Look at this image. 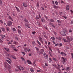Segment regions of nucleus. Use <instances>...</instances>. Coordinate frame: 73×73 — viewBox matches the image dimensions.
<instances>
[{
	"label": "nucleus",
	"mask_w": 73,
	"mask_h": 73,
	"mask_svg": "<svg viewBox=\"0 0 73 73\" xmlns=\"http://www.w3.org/2000/svg\"><path fill=\"white\" fill-rule=\"evenodd\" d=\"M38 38L39 41H40V42H41L42 44H43L44 43L43 42V41H42V38H41V36H39L38 37Z\"/></svg>",
	"instance_id": "obj_1"
},
{
	"label": "nucleus",
	"mask_w": 73,
	"mask_h": 73,
	"mask_svg": "<svg viewBox=\"0 0 73 73\" xmlns=\"http://www.w3.org/2000/svg\"><path fill=\"white\" fill-rule=\"evenodd\" d=\"M41 20L42 22H43V23H44V22H45V20L44 19L42 18L41 19Z\"/></svg>",
	"instance_id": "obj_32"
},
{
	"label": "nucleus",
	"mask_w": 73,
	"mask_h": 73,
	"mask_svg": "<svg viewBox=\"0 0 73 73\" xmlns=\"http://www.w3.org/2000/svg\"><path fill=\"white\" fill-rule=\"evenodd\" d=\"M70 41H72V40H73V38L72 37L70 36Z\"/></svg>",
	"instance_id": "obj_44"
},
{
	"label": "nucleus",
	"mask_w": 73,
	"mask_h": 73,
	"mask_svg": "<svg viewBox=\"0 0 73 73\" xmlns=\"http://www.w3.org/2000/svg\"><path fill=\"white\" fill-rule=\"evenodd\" d=\"M49 60L50 61V62H52V58H49Z\"/></svg>",
	"instance_id": "obj_45"
},
{
	"label": "nucleus",
	"mask_w": 73,
	"mask_h": 73,
	"mask_svg": "<svg viewBox=\"0 0 73 73\" xmlns=\"http://www.w3.org/2000/svg\"><path fill=\"white\" fill-rule=\"evenodd\" d=\"M30 71H31V72H32V73H33V72H34V70L33 68H30Z\"/></svg>",
	"instance_id": "obj_29"
},
{
	"label": "nucleus",
	"mask_w": 73,
	"mask_h": 73,
	"mask_svg": "<svg viewBox=\"0 0 73 73\" xmlns=\"http://www.w3.org/2000/svg\"><path fill=\"white\" fill-rule=\"evenodd\" d=\"M69 5H67L66 7V9L67 10V11H68L69 10Z\"/></svg>",
	"instance_id": "obj_9"
},
{
	"label": "nucleus",
	"mask_w": 73,
	"mask_h": 73,
	"mask_svg": "<svg viewBox=\"0 0 73 73\" xmlns=\"http://www.w3.org/2000/svg\"><path fill=\"white\" fill-rule=\"evenodd\" d=\"M35 19H36V20H37V19H39V18H38V17L36 16L35 17Z\"/></svg>",
	"instance_id": "obj_57"
},
{
	"label": "nucleus",
	"mask_w": 73,
	"mask_h": 73,
	"mask_svg": "<svg viewBox=\"0 0 73 73\" xmlns=\"http://www.w3.org/2000/svg\"><path fill=\"white\" fill-rule=\"evenodd\" d=\"M19 66L21 68V70H24V68L21 67V66Z\"/></svg>",
	"instance_id": "obj_50"
},
{
	"label": "nucleus",
	"mask_w": 73,
	"mask_h": 73,
	"mask_svg": "<svg viewBox=\"0 0 73 73\" xmlns=\"http://www.w3.org/2000/svg\"><path fill=\"white\" fill-rule=\"evenodd\" d=\"M25 51L26 52H27L28 50V49L27 48H25L24 49Z\"/></svg>",
	"instance_id": "obj_22"
},
{
	"label": "nucleus",
	"mask_w": 73,
	"mask_h": 73,
	"mask_svg": "<svg viewBox=\"0 0 73 73\" xmlns=\"http://www.w3.org/2000/svg\"><path fill=\"white\" fill-rule=\"evenodd\" d=\"M15 8L17 10V12H20V9H19L16 6H15Z\"/></svg>",
	"instance_id": "obj_17"
},
{
	"label": "nucleus",
	"mask_w": 73,
	"mask_h": 73,
	"mask_svg": "<svg viewBox=\"0 0 73 73\" xmlns=\"http://www.w3.org/2000/svg\"><path fill=\"white\" fill-rule=\"evenodd\" d=\"M44 42L46 45H47V44H48V42H47V41L46 40H44Z\"/></svg>",
	"instance_id": "obj_54"
},
{
	"label": "nucleus",
	"mask_w": 73,
	"mask_h": 73,
	"mask_svg": "<svg viewBox=\"0 0 73 73\" xmlns=\"http://www.w3.org/2000/svg\"><path fill=\"white\" fill-rule=\"evenodd\" d=\"M57 65L58 66V68H60L61 67H60V65L59 64H57Z\"/></svg>",
	"instance_id": "obj_51"
},
{
	"label": "nucleus",
	"mask_w": 73,
	"mask_h": 73,
	"mask_svg": "<svg viewBox=\"0 0 73 73\" xmlns=\"http://www.w3.org/2000/svg\"><path fill=\"white\" fill-rule=\"evenodd\" d=\"M63 31L65 33V32H66V30L65 29H64Z\"/></svg>",
	"instance_id": "obj_55"
},
{
	"label": "nucleus",
	"mask_w": 73,
	"mask_h": 73,
	"mask_svg": "<svg viewBox=\"0 0 73 73\" xmlns=\"http://www.w3.org/2000/svg\"><path fill=\"white\" fill-rule=\"evenodd\" d=\"M13 50H14V51H17V49L15 48H14Z\"/></svg>",
	"instance_id": "obj_63"
},
{
	"label": "nucleus",
	"mask_w": 73,
	"mask_h": 73,
	"mask_svg": "<svg viewBox=\"0 0 73 73\" xmlns=\"http://www.w3.org/2000/svg\"><path fill=\"white\" fill-rule=\"evenodd\" d=\"M50 21L51 23H54V21L53 20V19H50Z\"/></svg>",
	"instance_id": "obj_31"
},
{
	"label": "nucleus",
	"mask_w": 73,
	"mask_h": 73,
	"mask_svg": "<svg viewBox=\"0 0 73 73\" xmlns=\"http://www.w3.org/2000/svg\"><path fill=\"white\" fill-rule=\"evenodd\" d=\"M7 24L9 27H11V25H12V23L11 22V21H9Z\"/></svg>",
	"instance_id": "obj_3"
},
{
	"label": "nucleus",
	"mask_w": 73,
	"mask_h": 73,
	"mask_svg": "<svg viewBox=\"0 0 73 73\" xmlns=\"http://www.w3.org/2000/svg\"><path fill=\"white\" fill-rule=\"evenodd\" d=\"M70 70V67H67L66 68V71H69Z\"/></svg>",
	"instance_id": "obj_14"
},
{
	"label": "nucleus",
	"mask_w": 73,
	"mask_h": 73,
	"mask_svg": "<svg viewBox=\"0 0 73 73\" xmlns=\"http://www.w3.org/2000/svg\"><path fill=\"white\" fill-rule=\"evenodd\" d=\"M1 29H2V30L3 32H5V28H4V27L2 28H1Z\"/></svg>",
	"instance_id": "obj_24"
},
{
	"label": "nucleus",
	"mask_w": 73,
	"mask_h": 73,
	"mask_svg": "<svg viewBox=\"0 0 73 73\" xmlns=\"http://www.w3.org/2000/svg\"><path fill=\"white\" fill-rule=\"evenodd\" d=\"M37 42L38 44V45H41V43H40V42H39V41H38V40H37Z\"/></svg>",
	"instance_id": "obj_27"
},
{
	"label": "nucleus",
	"mask_w": 73,
	"mask_h": 73,
	"mask_svg": "<svg viewBox=\"0 0 73 73\" xmlns=\"http://www.w3.org/2000/svg\"><path fill=\"white\" fill-rule=\"evenodd\" d=\"M62 58L63 61H64V62H66V61H65V58L63 57H62Z\"/></svg>",
	"instance_id": "obj_35"
},
{
	"label": "nucleus",
	"mask_w": 73,
	"mask_h": 73,
	"mask_svg": "<svg viewBox=\"0 0 73 73\" xmlns=\"http://www.w3.org/2000/svg\"><path fill=\"white\" fill-rule=\"evenodd\" d=\"M32 44L34 45V46H35V45H36V43H35V42L34 41H33V42L32 43Z\"/></svg>",
	"instance_id": "obj_28"
},
{
	"label": "nucleus",
	"mask_w": 73,
	"mask_h": 73,
	"mask_svg": "<svg viewBox=\"0 0 73 73\" xmlns=\"http://www.w3.org/2000/svg\"><path fill=\"white\" fill-rule=\"evenodd\" d=\"M24 21L26 22V23H29V21L26 18H25L24 20Z\"/></svg>",
	"instance_id": "obj_13"
},
{
	"label": "nucleus",
	"mask_w": 73,
	"mask_h": 73,
	"mask_svg": "<svg viewBox=\"0 0 73 73\" xmlns=\"http://www.w3.org/2000/svg\"><path fill=\"white\" fill-rule=\"evenodd\" d=\"M71 55L72 58H73V53H71Z\"/></svg>",
	"instance_id": "obj_62"
},
{
	"label": "nucleus",
	"mask_w": 73,
	"mask_h": 73,
	"mask_svg": "<svg viewBox=\"0 0 73 73\" xmlns=\"http://www.w3.org/2000/svg\"><path fill=\"white\" fill-rule=\"evenodd\" d=\"M1 37L2 38H4V37H5V36L4 35H1Z\"/></svg>",
	"instance_id": "obj_52"
},
{
	"label": "nucleus",
	"mask_w": 73,
	"mask_h": 73,
	"mask_svg": "<svg viewBox=\"0 0 73 73\" xmlns=\"http://www.w3.org/2000/svg\"><path fill=\"white\" fill-rule=\"evenodd\" d=\"M35 49H36V51H37L38 52V51H40V49H39L38 48H37V47H36Z\"/></svg>",
	"instance_id": "obj_34"
},
{
	"label": "nucleus",
	"mask_w": 73,
	"mask_h": 73,
	"mask_svg": "<svg viewBox=\"0 0 73 73\" xmlns=\"http://www.w3.org/2000/svg\"><path fill=\"white\" fill-rule=\"evenodd\" d=\"M11 57H12V58H13L14 59H15V60H16V57L15 56H14V55H11Z\"/></svg>",
	"instance_id": "obj_19"
},
{
	"label": "nucleus",
	"mask_w": 73,
	"mask_h": 73,
	"mask_svg": "<svg viewBox=\"0 0 73 73\" xmlns=\"http://www.w3.org/2000/svg\"><path fill=\"white\" fill-rule=\"evenodd\" d=\"M21 58L22 59V61H25V60L24 59V57L21 56Z\"/></svg>",
	"instance_id": "obj_40"
},
{
	"label": "nucleus",
	"mask_w": 73,
	"mask_h": 73,
	"mask_svg": "<svg viewBox=\"0 0 73 73\" xmlns=\"http://www.w3.org/2000/svg\"><path fill=\"white\" fill-rule=\"evenodd\" d=\"M27 62L28 64H32V62H31L29 60H27Z\"/></svg>",
	"instance_id": "obj_23"
},
{
	"label": "nucleus",
	"mask_w": 73,
	"mask_h": 73,
	"mask_svg": "<svg viewBox=\"0 0 73 73\" xmlns=\"http://www.w3.org/2000/svg\"><path fill=\"white\" fill-rule=\"evenodd\" d=\"M9 19H10V20H11L12 21H13V20L12 19V17H11L10 16H9Z\"/></svg>",
	"instance_id": "obj_26"
},
{
	"label": "nucleus",
	"mask_w": 73,
	"mask_h": 73,
	"mask_svg": "<svg viewBox=\"0 0 73 73\" xmlns=\"http://www.w3.org/2000/svg\"><path fill=\"white\" fill-rule=\"evenodd\" d=\"M48 57V56L47 55H46V56H45L44 57V58H45V59H47V58Z\"/></svg>",
	"instance_id": "obj_38"
},
{
	"label": "nucleus",
	"mask_w": 73,
	"mask_h": 73,
	"mask_svg": "<svg viewBox=\"0 0 73 73\" xmlns=\"http://www.w3.org/2000/svg\"><path fill=\"white\" fill-rule=\"evenodd\" d=\"M25 25L26 27H27V28H30V27H29V24H27V23H25Z\"/></svg>",
	"instance_id": "obj_15"
},
{
	"label": "nucleus",
	"mask_w": 73,
	"mask_h": 73,
	"mask_svg": "<svg viewBox=\"0 0 73 73\" xmlns=\"http://www.w3.org/2000/svg\"><path fill=\"white\" fill-rule=\"evenodd\" d=\"M18 32L19 33L20 35H21V31L19 29H18Z\"/></svg>",
	"instance_id": "obj_20"
},
{
	"label": "nucleus",
	"mask_w": 73,
	"mask_h": 73,
	"mask_svg": "<svg viewBox=\"0 0 73 73\" xmlns=\"http://www.w3.org/2000/svg\"><path fill=\"white\" fill-rule=\"evenodd\" d=\"M56 38L57 39V40H61V37H56Z\"/></svg>",
	"instance_id": "obj_25"
},
{
	"label": "nucleus",
	"mask_w": 73,
	"mask_h": 73,
	"mask_svg": "<svg viewBox=\"0 0 73 73\" xmlns=\"http://www.w3.org/2000/svg\"><path fill=\"white\" fill-rule=\"evenodd\" d=\"M60 54H61L62 56H66V54L64 52H61Z\"/></svg>",
	"instance_id": "obj_6"
},
{
	"label": "nucleus",
	"mask_w": 73,
	"mask_h": 73,
	"mask_svg": "<svg viewBox=\"0 0 73 73\" xmlns=\"http://www.w3.org/2000/svg\"><path fill=\"white\" fill-rule=\"evenodd\" d=\"M44 52V49H41V50L38 52L39 54V55H40V54H42Z\"/></svg>",
	"instance_id": "obj_2"
},
{
	"label": "nucleus",
	"mask_w": 73,
	"mask_h": 73,
	"mask_svg": "<svg viewBox=\"0 0 73 73\" xmlns=\"http://www.w3.org/2000/svg\"><path fill=\"white\" fill-rule=\"evenodd\" d=\"M7 65H7V63H5V64H4L5 68H6V69H7V68H8V66Z\"/></svg>",
	"instance_id": "obj_10"
},
{
	"label": "nucleus",
	"mask_w": 73,
	"mask_h": 73,
	"mask_svg": "<svg viewBox=\"0 0 73 73\" xmlns=\"http://www.w3.org/2000/svg\"><path fill=\"white\" fill-rule=\"evenodd\" d=\"M6 61L8 62V63H9V64H11V61L7 60H6Z\"/></svg>",
	"instance_id": "obj_30"
},
{
	"label": "nucleus",
	"mask_w": 73,
	"mask_h": 73,
	"mask_svg": "<svg viewBox=\"0 0 73 73\" xmlns=\"http://www.w3.org/2000/svg\"><path fill=\"white\" fill-rule=\"evenodd\" d=\"M29 56H32V53H29Z\"/></svg>",
	"instance_id": "obj_60"
},
{
	"label": "nucleus",
	"mask_w": 73,
	"mask_h": 73,
	"mask_svg": "<svg viewBox=\"0 0 73 73\" xmlns=\"http://www.w3.org/2000/svg\"><path fill=\"white\" fill-rule=\"evenodd\" d=\"M57 21L58 23H61V21L59 20H57Z\"/></svg>",
	"instance_id": "obj_46"
},
{
	"label": "nucleus",
	"mask_w": 73,
	"mask_h": 73,
	"mask_svg": "<svg viewBox=\"0 0 73 73\" xmlns=\"http://www.w3.org/2000/svg\"><path fill=\"white\" fill-rule=\"evenodd\" d=\"M60 34L62 36H65L66 35L65 33L64 32V31H62L60 33Z\"/></svg>",
	"instance_id": "obj_4"
},
{
	"label": "nucleus",
	"mask_w": 73,
	"mask_h": 73,
	"mask_svg": "<svg viewBox=\"0 0 73 73\" xmlns=\"http://www.w3.org/2000/svg\"><path fill=\"white\" fill-rule=\"evenodd\" d=\"M13 31H14V32L16 31V29H15V28H13Z\"/></svg>",
	"instance_id": "obj_64"
},
{
	"label": "nucleus",
	"mask_w": 73,
	"mask_h": 73,
	"mask_svg": "<svg viewBox=\"0 0 73 73\" xmlns=\"http://www.w3.org/2000/svg\"><path fill=\"white\" fill-rule=\"evenodd\" d=\"M60 14V16H62V15L63 14V12H59Z\"/></svg>",
	"instance_id": "obj_39"
},
{
	"label": "nucleus",
	"mask_w": 73,
	"mask_h": 73,
	"mask_svg": "<svg viewBox=\"0 0 73 73\" xmlns=\"http://www.w3.org/2000/svg\"><path fill=\"white\" fill-rule=\"evenodd\" d=\"M11 48H12L13 49H14V48H15V45H12L11 46Z\"/></svg>",
	"instance_id": "obj_21"
},
{
	"label": "nucleus",
	"mask_w": 73,
	"mask_h": 73,
	"mask_svg": "<svg viewBox=\"0 0 73 73\" xmlns=\"http://www.w3.org/2000/svg\"><path fill=\"white\" fill-rule=\"evenodd\" d=\"M62 40L64 41L65 42H69V41L66 40L65 38H63Z\"/></svg>",
	"instance_id": "obj_8"
},
{
	"label": "nucleus",
	"mask_w": 73,
	"mask_h": 73,
	"mask_svg": "<svg viewBox=\"0 0 73 73\" xmlns=\"http://www.w3.org/2000/svg\"><path fill=\"white\" fill-rule=\"evenodd\" d=\"M70 36H68L67 37V39L70 42Z\"/></svg>",
	"instance_id": "obj_11"
},
{
	"label": "nucleus",
	"mask_w": 73,
	"mask_h": 73,
	"mask_svg": "<svg viewBox=\"0 0 73 73\" xmlns=\"http://www.w3.org/2000/svg\"><path fill=\"white\" fill-rule=\"evenodd\" d=\"M23 6L24 7H28V4H27V3L25 2H24L23 3Z\"/></svg>",
	"instance_id": "obj_7"
},
{
	"label": "nucleus",
	"mask_w": 73,
	"mask_h": 73,
	"mask_svg": "<svg viewBox=\"0 0 73 73\" xmlns=\"http://www.w3.org/2000/svg\"><path fill=\"white\" fill-rule=\"evenodd\" d=\"M58 45H59V44L58 43H57L55 45V46H58Z\"/></svg>",
	"instance_id": "obj_53"
},
{
	"label": "nucleus",
	"mask_w": 73,
	"mask_h": 73,
	"mask_svg": "<svg viewBox=\"0 0 73 73\" xmlns=\"http://www.w3.org/2000/svg\"><path fill=\"white\" fill-rule=\"evenodd\" d=\"M49 53L50 54V56H51V57H52L53 56V55L52 54V53L50 52L49 51Z\"/></svg>",
	"instance_id": "obj_37"
},
{
	"label": "nucleus",
	"mask_w": 73,
	"mask_h": 73,
	"mask_svg": "<svg viewBox=\"0 0 73 73\" xmlns=\"http://www.w3.org/2000/svg\"><path fill=\"white\" fill-rule=\"evenodd\" d=\"M13 44H15V45H17V44H18V42H17L14 41L13 42Z\"/></svg>",
	"instance_id": "obj_18"
},
{
	"label": "nucleus",
	"mask_w": 73,
	"mask_h": 73,
	"mask_svg": "<svg viewBox=\"0 0 73 73\" xmlns=\"http://www.w3.org/2000/svg\"><path fill=\"white\" fill-rule=\"evenodd\" d=\"M6 29L7 31L8 32V31H9V29L8 28V27H7L6 28Z\"/></svg>",
	"instance_id": "obj_59"
},
{
	"label": "nucleus",
	"mask_w": 73,
	"mask_h": 73,
	"mask_svg": "<svg viewBox=\"0 0 73 73\" xmlns=\"http://www.w3.org/2000/svg\"><path fill=\"white\" fill-rule=\"evenodd\" d=\"M52 66H54V67H55L56 68V69H60H60L58 68V67H57V66H56V64H52Z\"/></svg>",
	"instance_id": "obj_5"
},
{
	"label": "nucleus",
	"mask_w": 73,
	"mask_h": 73,
	"mask_svg": "<svg viewBox=\"0 0 73 73\" xmlns=\"http://www.w3.org/2000/svg\"><path fill=\"white\" fill-rule=\"evenodd\" d=\"M7 64L8 65L7 66H8V68L9 67V68H10L11 67V66H10V65L9 64L7 63Z\"/></svg>",
	"instance_id": "obj_48"
},
{
	"label": "nucleus",
	"mask_w": 73,
	"mask_h": 73,
	"mask_svg": "<svg viewBox=\"0 0 73 73\" xmlns=\"http://www.w3.org/2000/svg\"><path fill=\"white\" fill-rule=\"evenodd\" d=\"M53 7L55 9H58V6H56L55 5H53Z\"/></svg>",
	"instance_id": "obj_12"
},
{
	"label": "nucleus",
	"mask_w": 73,
	"mask_h": 73,
	"mask_svg": "<svg viewBox=\"0 0 73 73\" xmlns=\"http://www.w3.org/2000/svg\"><path fill=\"white\" fill-rule=\"evenodd\" d=\"M55 3L56 5H58V2H57V1H56Z\"/></svg>",
	"instance_id": "obj_49"
},
{
	"label": "nucleus",
	"mask_w": 73,
	"mask_h": 73,
	"mask_svg": "<svg viewBox=\"0 0 73 73\" xmlns=\"http://www.w3.org/2000/svg\"><path fill=\"white\" fill-rule=\"evenodd\" d=\"M50 25H51V26H52V25H53V23H50L49 24Z\"/></svg>",
	"instance_id": "obj_56"
},
{
	"label": "nucleus",
	"mask_w": 73,
	"mask_h": 73,
	"mask_svg": "<svg viewBox=\"0 0 73 73\" xmlns=\"http://www.w3.org/2000/svg\"><path fill=\"white\" fill-rule=\"evenodd\" d=\"M53 60H54V61H56L57 62L58 61V60H56V59L54 58H53Z\"/></svg>",
	"instance_id": "obj_33"
},
{
	"label": "nucleus",
	"mask_w": 73,
	"mask_h": 73,
	"mask_svg": "<svg viewBox=\"0 0 73 73\" xmlns=\"http://www.w3.org/2000/svg\"><path fill=\"white\" fill-rule=\"evenodd\" d=\"M32 33L33 35H34V34H35V33H36V31H33L32 32Z\"/></svg>",
	"instance_id": "obj_42"
},
{
	"label": "nucleus",
	"mask_w": 73,
	"mask_h": 73,
	"mask_svg": "<svg viewBox=\"0 0 73 73\" xmlns=\"http://www.w3.org/2000/svg\"><path fill=\"white\" fill-rule=\"evenodd\" d=\"M70 12H71V14H73V11H72V10H70Z\"/></svg>",
	"instance_id": "obj_61"
},
{
	"label": "nucleus",
	"mask_w": 73,
	"mask_h": 73,
	"mask_svg": "<svg viewBox=\"0 0 73 73\" xmlns=\"http://www.w3.org/2000/svg\"><path fill=\"white\" fill-rule=\"evenodd\" d=\"M51 39L53 41H54V40H55V38L53 37H51Z\"/></svg>",
	"instance_id": "obj_36"
},
{
	"label": "nucleus",
	"mask_w": 73,
	"mask_h": 73,
	"mask_svg": "<svg viewBox=\"0 0 73 73\" xmlns=\"http://www.w3.org/2000/svg\"><path fill=\"white\" fill-rule=\"evenodd\" d=\"M8 69L9 72L10 73L11 72V68H9Z\"/></svg>",
	"instance_id": "obj_41"
},
{
	"label": "nucleus",
	"mask_w": 73,
	"mask_h": 73,
	"mask_svg": "<svg viewBox=\"0 0 73 73\" xmlns=\"http://www.w3.org/2000/svg\"><path fill=\"white\" fill-rule=\"evenodd\" d=\"M4 49H5V50H6V51H7V52H10L9 51V49L8 48H7L5 47Z\"/></svg>",
	"instance_id": "obj_16"
},
{
	"label": "nucleus",
	"mask_w": 73,
	"mask_h": 73,
	"mask_svg": "<svg viewBox=\"0 0 73 73\" xmlns=\"http://www.w3.org/2000/svg\"><path fill=\"white\" fill-rule=\"evenodd\" d=\"M36 4H37V7H38H38H39V4L37 2L36 3Z\"/></svg>",
	"instance_id": "obj_43"
},
{
	"label": "nucleus",
	"mask_w": 73,
	"mask_h": 73,
	"mask_svg": "<svg viewBox=\"0 0 73 73\" xmlns=\"http://www.w3.org/2000/svg\"><path fill=\"white\" fill-rule=\"evenodd\" d=\"M21 53H22V54H23L24 55H25V54H26L25 53V52H21Z\"/></svg>",
	"instance_id": "obj_58"
},
{
	"label": "nucleus",
	"mask_w": 73,
	"mask_h": 73,
	"mask_svg": "<svg viewBox=\"0 0 73 73\" xmlns=\"http://www.w3.org/2000/svg\"><path fill=\"white\" fill-rule=\"evenodd\" d=\"M40 9L42 11L43 10H44V7H41V8H40Z\"/></svg>",
	"instance_id": "obj_47"
}]
</instances>
